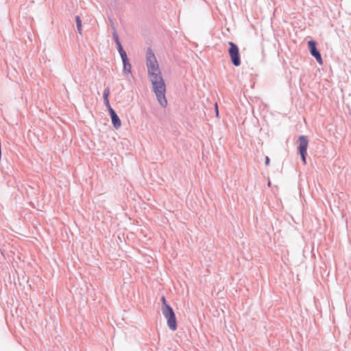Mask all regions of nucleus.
Wrapping results in <instances>:
<instances>
[{"label": "nucleus", "instance_id": "11", "mask_svg": "<svg viewBox=\"0 0 351 351\" xmlns=\"http://www.w3.org/2000/svg\"><path fill=\"white\" fill-rule=\"evenodd\" d=\"M109 94H110V88H109V87H107L104 89V93H103L104 100L108 99Z\"/></svg>", "mask_w": 351, "mask_h": 351}, {"label": "nucleus", "instance_id": "3", "mask_svg": "<svg viewBox=\"0 0 351 351\" xmlns=\"http://www.w3.org/2000/svg\"><path fill=\"white\" fill-rule=\"evenodd\" d=\"M230 46L228 49V54L230 56L231 62L235 66H239L241 64V57L238 46L233 42H228Z\"/></svg>", "mask_w": 351, "mask_h": 351}, {"label": "nucleus", "instance_id": "10", "mask_svg": "<svg viewBox=\"0 0 351 351\" xmlns=\"http://www.w3.org/2000/svg\"><path fill=\"white\" fill-rule=\"evenodd\" d=\"M75 23H76V26H77L78 33L80 34H82V20L80 19V16H75Z\"/></svg>", "mask_w": 351, "mask_h": 351}, {"label": "nucleus", "instance_id": "6", "mask_svg": "<svg viewBox=\"0 0 351 351\" xmlns=\"http://www.w3.org/2000/svg\"><path fill=\"white\" fill-rule=\"evenodd\" d=\"M121 60L123 62V73L124 75L128 76L132 73L131 64L128 57H124Z\"/></svg>", "mask_w": 351, "mask_h": 351}, {"label": "nucleus", "instance_id": "1", "mask_svg": "<svg viewBox=\"0 0 351 351\" xmlns=\"http://www.w3.org/2000/svg\"><path fill=\"white\" fill-rule=\"evenodd\" d=\"M146 66L147 75L152 84L153 91L155 93L160 105L165 108L167 101L165 97L166 86L155 54L151 47L146 52Z\"/></svg>", "mask_w": 351, "mask_h": 351}, {"label": "nucleus", "instance_id": "15", "mask_svg": "<svg viewBox=\"0 0 351 351\" xmlns=\"http://www.w3.org/2000/svg\"><path fill=\"white\" fill-rule=\"evenodd\" d=\"M105 106L107 107V108H110L111 106L109 101V99L104 100Z\"/></svg>", "mask_w": 351, "mask_h": 351}, {"label": "nucleus", "instance_id": "4", "mask_svg": "<svg viewBox=\"0 0 351 351\" xmlns=\"http://www.w3.org/2000/svg\"><path fill=\"white\" fill-rule=\"evenodd\" d=\"M308 49L311 55L315 58L319 65L323 64V60L319 51L317 48V43L314 40L308 41Z\"/></svg>", "mask_w": 351, "mask_h": 351}, {"label": "nucleus", "instance_id": "17", "mask_svg": "<svg viewBox=\"0 0 351 351\" xmlns=\"http://www.w3.org/2000/svg\"><path fill=\"white\" fill-rule=\"evenodd\" d=\"M215 111H216L217 116H218L219 111H218V107H217V104H215Z\"/></svg>", "mask_w": 351, "mask_h": 351}, {"label": "nucleus", "instance_id": "8", "mask_svg": "<svg viewBox=\"0 0 351 351\" xmlns=\"http://www.w3.org/2000/svg\"><path fill=\"white\" fill-rule=\"evenodd\" d=\"M111 26H112V28L113 29V32H112V37H113V39L115 42V44L116 45H119V44H121V42L119 40V35H118V33L117 32V29L114 25V23L112 22V21L111 20Z\"/></svg>", "mask_w": 351, "mask_h": 351}, {"label": "nucleus", "instance_id": "12", "mask_svg": "<svg viewBox=\"0 0 351 351\" xmlns=\"http://www.w3.org/2000/svg\"><path fill=\"white\" fill-rule=\"evenodd\" d=\"M300 153V155L301 156V159L302 160V162H304V164H306V155H307V152H304V153L302 152H299Z\"/></svg>", "mask_w": 351, "mask_h": 351}, {"label": "nucleus", "instance_id": "7", "mask_svg": "<svg viewBox=\"0 0 351 351\" xmlns=\"http://www.w3.org/2000/svg\"><path fill=\"white\" fill-rule=\"evenodd\" d=\"M112 124L115 129H119L121 126V121L117 114L110 117Z\"/></svg>", "mask_w": 351, "mask_h": 351}, {"label": "nucleus", "instance_id": "2", "mask_svg": "<svg viewBox=\"0 0 351 351\" xmlns=\"http://www.w3.org/2000/svg\"><path fill=\"white\" fill-rule=\"evenodd\" d=\"M162 313L167 319V324L169 328L172 331L176 330L178 328L177 320L173 308L170 305H166L164 309H162Z\"/></svg>", "mask_w": 351, "mask_h": 351}, {"label": "nucleus", "instance_id": "14", "mask_svg": "<svg viewBox=\"0 0 351 351\" xmlns=\"http://www.w3.org/2000/svg\"><path fill=\"white\" fill-rule=\"evenodd\" d=\"M108 110L110 117H112L117 114V112L114 111V110L112 107L110 108H108Z\"/></svg>", "mask_w": 351, "mask_h": 351}, {"label": "nucleus", "instance_id": "13", "mask_svg": "<svg viewBox=\"0 0 351 351\" xmlns=\"http://www.w3.org/2000/svg\"><path fill=\"white\" fill-rule=\"evenodd\" d=\"M161 301H162V306L161 310H162V309H164V307H165L166 305H169V304H167V300H166V299H165V296H162V297L161 298Z\"/></svg>", "mask_w": 351, "mask_h": 351}, {"label": "nucleus", "instance_id": "5", "mask_svg": "<svg viewBox=\"0 0 351 351\" xmlns=\"http://www.w3.org/2000/svg\"><path fill=\"white\" fill-rule=\"evenodd\" d=\"M299 146L298 152L304 153L307 152V147L308 144V140L306 136L300 135L298 138Z\"/></svg>", "mask_w": 351, "mask_h": 351}, {"label": "nucleus", "instance_id": "9", "mask_svg": "<svg viewBox=\"0 0 351 351\" xmlns=\"http://www.w3.org/2000/svg\"><path fill=\"white\" fill-rule=\"evenodd\" d=\"M116 46H117V50L120 54L121 59L123 58L124 57L125 58L128 57L127 53H126L125 51L124 50L121 43L117 45Z\"/></svg>", "mask_w": 351, "mask_h": 351}, {"label": "nucleus", "instance_id": "16", "mask_svg": "<svg viewBox=\"0 0 351 351\" xmlns=\"http://www.w3.org/2000/svg\"><path fill=\"white\" fill-rule=\"evenodd\" d=\"M269 164V158L268 156H266L265 158V165H268Z\"/></svg>", "mask_w": 351, "mask_h": 351}]
</instances>
